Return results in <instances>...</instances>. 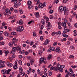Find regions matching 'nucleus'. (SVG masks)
Instances as JSON below:
<instances>
[{
  "label": "nucleus",
  "mask_w": 77,
  "mask_h": 77,
  "mask_svg": "<svg viewBox=\"0 0 77 77\" xmlns=\"http://www.w3.org/2000/svg\"><path fill=\"white\" fill-rule=\"evenodd\" d=\"M23 21L22 20H20L19 21V23L20 25H22L23 24Z\"/></svg>",
  "instance_id": "nucleus-25"
},
{
  "label": "nucleus",
  "mask_w": 77,
  "mask_h": 77,
  "mask_svg": "<svg viewBox=\"0 0 77 77\" xmlns=\"http://www.w3.org/2000/svg\"><path fill=\"white\" fill-rule=\"evenodd\" d=\"M63 11L64 12V14H66L68 11L67 7H63V6H60L58 9V11L59 12H61Z\"/></svg>",
  "instance_id": "nucleus-1"
},
{
  "label": "nucleus",
  "mask_w": 77,
  "mask_h": 77,
  "mask_svg": "<svg viewBox=\"0 0 77 77\" xmlns=\"http://www.w3.org/2000/svg\"><path fill=\"white\" fill-rule=\"evenodd\" d=\"M13 55L12 56L11 58H14L16 57V55L14 54H12Z\"/></svg>",
  "instance_id": "nucleus-38"
},
{
  "label": "nucleus",
  "mask_w": 77,
  "mask_h": 77,
  "mask_svg": "<svg viewBox=\"0 0 77 77\" xmlns=\"http://www.w3.org/2000/svg\"><path fill=\"white\" fill-rule=\"evenodd\" d=\"M12 41L11 42L12 43L14 44L15 46H16L17 45L16 43L18 40L16 39V38H14L12 39Z\"/></svg>",
  "instance_id": "nucleus-3"
},
{
  "label": "nucleus",
  "mask_w": 77,
  "mask_h": 77,
  "mask_svg": "<svg viewBox=\"0 0 77 77\" xmlns=\"http://www.w3.org/2000/svg\"><path fill=\"white\" fill-rule=\"evenodd\" d=\"M42 53V52L41 51H40L38 52L39 55H40Z\"/></svg>",
  "instance_id": "nucleus-56"
},
{
  "label": "nucleus",
  "mask_w": 77,
  "mask_h": 77,
  "mask_svg": "<svg viewBox=\"0 0 77 77\" xmlns=\"http://www.w3.org/2000/svg\"><path fill=\"white\" fill-rule=\"evenodd\" d=\"M5 63V61H3L2 60L0 61V64H3Z\"/></svg>",
  "instance_id": "nucleus-28"
},
{
  "label": "nucleus",
  "mask_w": 77,
  "mask_h": 77,
  "mask_svg": "<svg viewBox=\"0 0 77 77\" xmlns=\"http://www.w3.org/2000/svg\"><path fill=\"white\" fill-rule=\"evenodd\" d=\"M75 27L77 28V23H75Z\"/></svg>",
  "instance_id": "nucleus-64"
},
{
  "label": "nucleus",
  "mask_w": 77,
  "mask_h": 77,
  "mask_svg": "<svg viewBox=\"0 0 77 77\" xmlns=\"http://www.w3.org/2000/svg\"><path fill=\"white\" fill-rule=\"evenodd\" d=\"M50 47H51V49L52 51H54L55 50L54 47H51V46H50Z\"/></svg>",
  "instance_id": "nucleus-33"
},
{
  "label": "nucleus",
  "mask_w": 77,
  "mask_h": 77,
  "mask_svg": "<svg viewBox=\"0 0 77 77\" xmlns=\"http://www.w3.org/2000/svg\"><path fill=\"white\" fill-rule=\"evenodd\" d=\"M18 63L19 64H20V65H22V61L20 60H19L18 61Z\"/></svg>",
  "instance_id": "nucleus-41"
},
{
  "label": "nucleus",
  "mask_w": 77,
  "mask_h": 77,
  "mask_svg": "<svg viewBox=\"0 0 77 77\" xmlns=\"http://www.w3.org/2000/svg\"><path fill=\"white\" fill-rule=\"evenodd\" d=\"M31 4H32V2L31 1H29L28 2H27L28 5L31 6Z\"/></svg>",
  "instance_id": "nucleus-19"
},
{
  "label": "nucleus",
  "mask_w": 77,
  "mask_h": 77,
  "mask_svg": "<svg viewBox=\"0 0 77 77\" xmlns=\"http://www.w3.org/2000/svg\"><path fill=\"white\" fill-rule=\"evenodd\" d=\"M16 29L17 32H20L23 30L24 29L23 26H19L17 27Z\"/></svg>",
  "instance_id": "nucleus-2"
},
{
  "label": "nucleus",
  "mask_w": 77,
  "mask_h": 77,
  "mask_svg": "<svg viewBox=\"0 0 77 77\" xmlns=\"http://www.w3.org/2000/svg\"><path fill=\"white\" fill-rule=\"evenodd\" d=\"M19 11L21 14H22L23 13V11L21 9H19Z\"/></svg>",
  "instance_id": "nucleus-29"
},
{
  "label": "nucleus",
  "mask_w": 77,
  "mask_h": 77,
  "mask_svg": "<svg viewBox=\"0 0 77 77\" xmlns=\"http://www.w3.org/2000/svg\"><path fill=\"white\" fill-rule=\"evenodd\" d=\"M61 34V32L60 31H58L57 32H56V34L57 35H58L59 34L60 35V34Z\"/></svg>",
  "instance_id": "nucleus-39"
},
{
  "label": "nucleus",
  "mask_w": 77,
  "mask_h": 77,
  "mask_svg": "<svg viewBox=\"0 0 77 77\" xmlns=\"http://www.w3.org/2000/svg\"><path fill=\"white\" fill-rule=\"evenodd\" d=\"M46 23H48V28H47V30H49L50 29V28H51V23L49 22H48V21L47 20H46Z\"/></svg>",
  "instance_id": "nucleus-5"
},
{
  "label": "nucleus",
  "mask_w": 77,
  "mask_h": 77,
  "mask_svg": "<svg viewBox=\"0 0 77 77\" xmlns=\"http://www.w3.org/2000/svg\"><path fill=\"white\" fill-rule=\"evenodd\" d=\"M30 62L31 64L32 65V63H34V61L32 59H31Z\"/></svg>",
  "instance_id": "nucleus-36"
},
{
  "label": "nucleus",
  "mask_w": 77,
  "mask_h": 77,
  "mask_svg": "<svg viewBox=\"0 0 77 77\" xmlns=\"http://www.w3.org/2000/svg\"><path fill=\"white\" fill-rule=\"evenodd\" d=\"M69 74H72L73 73V72L72 70V68L69 69Z\"/></svg>",
  "instance_id": "nucleus-16"
},
{
  "label": "nucleus",
  "mask_w": 77,
  "mask_h": 77,
  "mask_svg": "<svg viewBox=\"0 0 77 77\" xmlns=\"http://www.w3.org/2000/svg\"><path fill=\"white\" fill-rule=\"evenodd\" d=\"M2 54V50H0V55H1Z\"/></svg>",
  "instance_id": "nucleus-60"
},
{
  "label": "nucleus",
  "mask_w": 77,
  "mask_h": 77,
  "mask_svg": "<svg viewBox=\"0 0 77 77\" xmlns=\"http://www.w3.org/2000/svg\"><path fill=\"white\" fill-rule=\"evenodd\" d=\"M39 13L38 12H37L35 14V16L36 18H38L39 17Z\"/></svg>",
  "instance_id": "nucleus-24"
},
{
  "label": "nucleus",
  "mask_w": 77,
  "mask_h": 77,
  "mask_svg": "<svg viewBox=\"0 0 77 77\" xmlns=\"http://www.w3.org/2000/svg\"><path fill=\"white\" fill-rule=\"evenodd\" d=\"M5 66V65L3 64H0V68H3Z\"/></svg>",
  "instance_id": "nucleus-21"
},
{
  "label": "nucleus",
  "mask_w": 77,
  "mask_h": 77,
  "mask_svg": "<svg viewBox=\"0 0 77 77\" xmlns=\"http://www.w3.org/2000/svg\"><path fill=\"white\" fill-rule=\"evenodd\" d=\"M50 19H52L53 18V16L52 15H51L50 17Z\"/></svg>",
  "instance_id": "nucleus-57"
},
{
  "label": "nucleus",
  "mask_w": 77,
  "mask_h": 77,
  "mask_svg": "<svg viewBox=\"0 0 77 77\" xmlns=\"http://www.w3.org/2000/svg\"><path fill=\"white\" fill-rule=\"evenodd\" d=\"M25 51L24 50H23L22 51H21L20 52V53L23 54H24L25 53Z\"/></svg>",
  "instance_id": "nucleus-40"
},
{
  "label": "nucleus",
  "mask_w": 77,
  "mask_h": 77,
  "mask_svg": "<svg viewBox=\"0 0 77 77\" xmlns=\"http://www.w3.org/2000/svg\"><path fill=\"white\" fill-rule=\"evenodd\" d=\"M14 11L15 13H18V10H14Z\"/></svg>",
  "instance_id": "nucleus-51"
},
{
  "label": "nucleus",
  "mask_w": 77,
  "mask_h": 77,
  "mask_svg": "<svg viewBox=\"0 0 77 77\" xmlns=\"http://www.w3.org/2000/svg\"><path fill=\"white\" fill-rule=\"evenodd\" d=\"M59 70L60 72H62L63 71V69L62 68H60V69H59Z\"/></svg>",
  "instance_id": "nucleus-35"
},
{
  "label": "nucleus",
  "mask_w": 77,
  "mask_h": 77,
  "mask_svg": "<svg viewBox=\"0 0 77 77\" xmlns=\"http://www.w3.org/2000/svg\"><path fill=\"white\" fill-rule=\"evenodd\" d=\"M5 12L7 14H5V15H6L7 14H8L9 13L10 14H11V11H10L9 9H6L5 10Z\"/></svg>",
  "instance_id": "nucleus-6"
},
{
  "label": "nucleus",
  "mask_w": 77,
  "mask_h": 77,
  "mask_svg": "<svg viewBox=\"0 0 77 77\" xmlns=\"http://www.w3.org/2000/svg\"><path fill=\"white\" fill-rule=\"evenodd\" d=\"M11 34L13 35H16V33L14 32H11Z\"/></svg>",
  "instance_id": "nucleus-32"
},
{
  "label": "nucleus",
  "mask_w": 77,
  "mask_h": 77,
  "mask_svg": "<svg viewBox=\"0 0 77 77\" xmlns=\"http://www.w3.org/2000/svg\"><path fill=\"white\" fill-rule=\"evenodd\" d=\"M58 25L59 26H61V23L60 22H58Z\"/></svg>",
  "instance_id": "nucleus-54"
},
{
  "label": "nucleus",
  "mask_w": 77,
  "mask_h": 77,
  "mask_svg": "<svg viewBox=\"0 0 77 77\" xmlns=\"http://www.w3.org/2000/svg\"><path fill=\"white\" fill-rule=\"evenodd\" d=\"M8 59H9L11 62L13 60V59H12V58H11L10 57H9L8 58Z\"/></svg>",
  "instance_id": "nucleus-55"
},
{
  "label": "nucleus",
  "mask_w": 77,
  "mask_h": 77,
  "mask_svg": "<svg viewBox=\"0 0 77 77\" xmlns=\"http://www.w3.org/2000/svg\"><path fill=\"white\" fill-rule=\"evenodd\" d=\"M9 19H14V16H11L9 17Z\"/></svg>",
  "instance_id": "nucleus-34"
},
{
  "label": "nucleus",
  "mask_w": 77,
  "mask_h": 77,
  "mask_svg": "<svg viewBox=\"0 0 77 77\" xmlns=\"http://www.w3.org/2000/svg\"><path fill=\"white\" fill-rule=\"evenodd\" d=\"M52 56L51 54H50L48 56V60H49L51 59L52 58Z\"/></svg>",
  "instance_id": "nucleus-15"
},
{
  "label": "nucleus",
  "mask_w": 77,
  "mask_h": 77,
  "mask_svg": "<svg viewBox=\"0 0 77 77\" xmlns=\"http://www.w3.org/2000/svg\"><path fill=\"white\" fill-rule=\"evenodd\" d=\"M68 0H63V2L64 4H65L67 2Z\"/></svg>",
  "instance_id": "nucleus-46"
},
{
  "label": "nucleus",
  "mask_w": 77,
  "mask_h": 77,
  "mask_svg": "<svg viewBox=\"0 0 77 77\" xmlns=\"http://www.w3.org/2000/svg\"><path fill=\"white\" fill-rule=\"evenodd\" d=\"M4 34L7 36H9L10 35V34L7 32H5L4 33Z\"/></svg>",
  "instance_id": "nucleus-17"
},
{
  "label": "nucleus",
  "mask_w": 77,
  "mask_h": 77,
  "mask_svg": "<svg viewBox=\"0 0 77 77\" xmlns=\"http://www.w3.org/2000/svg\"><path fill=\"white\" fill-rule=\"evenodd\" d=\"M38 7L40 8H42L44 7V5L42 3H40L38 5Z\"/></svg>",
  "instance_id": "nucleus-14"
},
{
  "label": "nucleus",
  "mask_w": 77,
  "mask_h": 77,
  "mask_svg": "<svg viewBox=\"0 0 77 77\" xmlns=\"http://www.w3.org/2000/svg\"><path fill=\"white\" fill-rule=\"evenodd\" d=\"M36 35V33L34 32L33 33V36L34 37Z\"/></svg>",
  "instance_id": "nucleus-48"
},
{
  "label": "nucleus",
  "mask_w": 77,
  "mask_h": 77,
  "mask_svg": "<svg viewBox=\"0 0 77 77\" xmlns=\"http://www.w3.org/2000/svg\"><path fill=\"white\" fill-rule=\"evenodd\" d=\"M53 69L55 71H57L58 70V68L56 67H53Z\"/></svg>",
  "instance_id": "nucleus-30"
},
{
  "label": "nucleus",
  "mask_w": 77,
  "mask_h": 77,
  "mask_svg": "<svg viewBox=\"0 0 77 77\" xmlns=\"http://www.w3.org/2000/svg\"><path fill=\"white\" fill-rule=\"evenodd\" d=\"M7 70L5 69H4L2 70L1 72L3 74H5V73H7Z\"/></svg>",
  "instance_id": "nucleus-10"
},
{
  "label": "nucleus",
  "mask_w": 77,
  "mask_h": 77,
  "mask_svg": "<svg viewBox=\"0 0 77 77\" xmlns=\"http://www.w3.org/2000/svg\"><path fill=\"white\" fill-rule=\"evenodd\" d=\"M50 42V40L48 39H46L45 42L43 43L44 45H45L48 44Z\"/></svg>",
  "instance_id": "nucleus-9"
},
{
  "label": "nucleus",
  "mask_w": 77,
  "mask_h": 77,
  "mask_svg": "<svg viewBox=\"0 0 77 77\" xmlns=\"http://www.w3.org/2000/svg\"><path fill=\"white\" fill-rule=\"evenodd\" d=\"M54 11L53 10H51L50 11H49V13L50 14H52L53 12Z\"/></svg>",
  "instance_id": "nucleus-52"
},
{
  "label": "nucleus",
  "mask_w": 77,
  "mask_h": 77,
  "mask_svg": "<svg viewBox=\"0 0 77 77\" xmlns=\"http://www.w3.org/2000/svg\"><path fill=\"white\" fill-rule=\"evenodd\" d=\"M42 24L44 25L45 24V21L43 19H42Z\"/></svg>",
  "instance_id": "nucleus-31"
},
{
  "label": "nucleus",
  "mask_w": 77,
  "mask_h": 77,
  "mask_svg": "<svg viewBox=\"0 0 77 77\" xmlns=\"http://www.w3.org/2000/svg\"><path fill=\"white\" fill-rule=\"evenodd\" d=\"M71 67L73 68H75L76 67V66H72Z\"/></svg>",
  "instance_id": "nucleus-62"
},
{
  "label": "nucleus",
  "mask_w": 77,
  "mask_h": 77,
  "mask_svg": "<svg viewBox=\"0 0 77 77\" xmlns=\"http://www.w3.org/2000/svg\"><path fill=\"white\" fill-rule=\"evenodd\" d=\"M4 52L5 54V56H7V55L9 54V52L8 51H6L5 50L4 51Z\"/></svg>",
  "instance_id": "nucleus-13"
},
{
  "label": "nucleus",
  "mask_w": 77,
  "mask_h": 77,
  "mask_svg": "<svg viewBox=\"0 0 77 77\" xmlns=\"http://www.w3.org/2000/svg\"><path fill=\"white\" fill-rule=\"evenodd\" d=\"M11 69H9L7 71V74H9V72L10 71H11Z\"/></svg>",
  "instance_id": "nucleus-37"
},
{
  "label": "nucleus",
  "mask_w": 77,
  "mask_h": 77,
  "mask_svg": "<svg viewBox=\"0 0 77 77\" xmlns=\"http://www.w3.org/2000/svg\"><path fill=\"white\" fill-rule=\"evenodd\" d=\"M8 45L10 47H12L13 46V45L12 44H11V42L9 43Z\"/></svg>",
  "instance_id": "nucleus-42"
},
{
  "label": "nucleus",
  "mask_w": 77,
  "mask_h": 77,
  "mask_svg": "<svg viewBox=\"0 0 77 77\" xmlns=\"http://www.w3.org/2000/svg\"><path fill=\"white\" fill-rule=\"evenodd\" d=\"M19 71L20 72V75H21V74L23 73V69L22 68V67L21 66L19 67Z\"/></svg>",
  "instance_id": "nucleus-7"
},
{
  "label": "nucleus",
  "mask_w": 77,
  "mask_h": 77,
  "mask_svg": "<svg viewBox=\"0 0 77 77\" xmlns=\"http://www.w3.org/2000/svg\"><path fill=\"white\" fill-rule=\"evenodd\" d=\"M56 51L58 53H60L61 52L60 48L57 47L56 49Z\"/></svg>",
  "instance_id": "nucleus-12"
},
{
  "label": "nucleus",
  "mask_w": 77,
  "mask_h": 77,
  "mask_svg": "<svg viewBox=\"0 0 77 77\" xmlns=\"http://www.w3.org/2000/svg\"><path fill=\"white\" fill-rule=\"evenodd\" d=\"M70 77H75V74H73V75H72V74H70Z\"/></svg>",
  "instance_id": "nucleus-44"
},
{
  "label": "nucleus",
  "mask_w": 77,
  "mask_h": 77,
  "mask_svg": "<svg viewBox=\"0 0 77 77\" xmlns=\"http://www.w3.org/2000/svg\"><path fill=\"white\" fill-rule=\"evenodd\" d=\"M62 26L64 27H65L66 26V23L65 22H62Z\"/></svg>",
  "instance_id": "nucleus-18"
},
{
  "label": "nucleus",
  "mask_w": 77,
  "mask_h": 77,
  "mask_svg": "<svg viewBox=\"0 0 77 77\" xmlns=\"http://www.w3.org/2000/svg\"><path fill=\"white\" fill-rule=\"evenodd\" d=\"M65 67V66L64 65H62L61 66V68H62L63 69V68H64Z\"/></svg>",
  "instance_id": "nucleus-61"
},
{
  "label": "nucleus",
  "mask_w": 77,
  "mask_h": 77,
  "mask_svg": "<svg viewBox=\"0 0 77 77\" xmlns=\"http://www.w3.org/2000/svg\"><path fill=\"white\" fill-rule=\"evenodd\" d=\"M51 48L49 49H48V51L49 52H51Z\"/></svg>",
  "instance_id": "nucleus-59"
},
{
  "label": "nucleus",
  "mask_w": 77,
  "mask_h": 77,
  "mask_svg": "<svg viewBox=\"0 0 77 77\" xmlns=\"http://www.w3.org/2000/svg\"><path fill=\"white\" fill-rule=\"evenodd\" d=\"M12 50L11 51V52L10 53V54H14L15 53L14 52L16 51L17 50V48L16 47H13L12 48Z\"/></svg>",
  "instance_id": "nucleus-4"
},
{
  "label": "nucleus",
  "mask_w": 77,
  "mask_h": 77,
  "mask_svg": "<svg viewBox=\"0 0 77 77\" xmlns=\"http://www.w3.org/2000/svg\"><path fill=\"white\" fill-rule=\"evenodd\" d=\"M11 2H13L14 4H16L17 2V0H12Z\"/></svg>",
  "instance_id": "nucleus-27"
},
{
  "label": "nucleus",
  "mask_w": 77,
  "mask_h": 77,
  "mask_svg": "<svg viewBox=\"0 0 77 77\" xmlns=\"http://www.w3.org/2000/svg\"><path fill=\"white\" fill-rule=\"evenodd\" d=\"M2 25L3 26H5L6 25V24L5 23H4V22L2 23Z\"/></svg>",
  "instance_id": "nucleus-50"
},
{
  "label": "nucleus",
  "mask_w": 77,
  "mask_h": 77,
  "mask_svg": "<svg viewBox=\"0 0 77 77\" xmlns=\"http://www.w3.org/2000/svg\"><path fill=\"white\" fill-rule=\"evenodd\" d=\"M17 50L19 51V53H20V52L21 51V48L19 47L18 46H17Z\"/></svg>",
  "instance_id": "nucleus-26"
},
{
  "label": "nucleus",
  "mask_w": 77,
  "mask_h": 77,
  "mask_svg": "<svg viewBox=\"0 0 77 77\" xmlns=\"http://www.w3.org/2000/svg\"><path fill=\"white\" fill-rule=\"evenodd\" d=\"M56 34V32H53L52 33V34H51V35H52V36H54V35Z\"/></svg>",
  "instance_id": "nucleus-45"
},
{
  "label": "nucleus",
  "mask_w": 77,
  "mask_h": 77,
  "mask_svg": "<svg viewBox=\"0 0 77 77\" xmlns=\"http://www.w3.org/2000/svg\"><path fill=\"white\" fill-rule=\"evenodd\" d=\"M12 66H13V64L12 63H10L9 64L8 66L10 67H12Z\"/></svg>",
  "instance_id": "nucleus-47"
},
{
  "label": "nucleus",
  "mask_w": 77,
  "mask_h": 77,
  "mask_svg": "<svg viewBox=\"0 0 77 77\" xmlns=\"http://www.w3.org/2000/svg\"><path fill=\"white\" fill-rule=\"evenodd\" d=\"M57 44V42H55L54 43L53 45L54 46L56 45Z\"/></svg>",
  "instance_id": "nucleus-53"
},
{
  "label": "nucleus",
  "mask_w": 77,
  "mask_h": 77,
  "mask_svg": "<svg viewBox=\"0 0 77 77\" xmlns=\"http://www.w3.org/2000/svg\"><path fill=\"white\" fill-rule=\"evenodd\" d=\"M77 8V6L76 5L74 7V10H75Z\"/></svg>",
  "instance_id": "nucleus-49"
},
{
  "label": "nucleus",
  "mask_w": 77,
  "mask_h": 77,
  "mask_svg": "<svg viewBox=\"0 0 77 77\" xmlns=\"http://www.w3.org/2000/svg\"><path fill=\"white\" fill-rule=\"evenodd\" d=\"M63 36L65 37H68V35H67L65 34L64 35H63Z\"/></svg>",
  "instance_id": "nucleus-58"
},
{
  "label": "nucleus",
  "mask_w": 77,
  "mask_h": 77,
  "mask_svg": "<svg viewBox=\"0 0 77 77\" xmlns=\"http://www.w3.org/2000/svg\"><path fill=\"white\" fill-rule=\"evenodd\" d=\"M48 74L50 76H51L52 74V73L51 71H49L48 72Z\"/></svg>",
  "instance_id": "nucleus-23"
},
{
  "label": "nucleus",
  "mask_w": 77,
  "mask_h": 77,
  "mask_svg": "<svg viewBox=\"0 0 77 77\" xmlns=\"http://www.w3.org/2000/svg\"><path fill=\"white\" fill-rule=\"evenodd\" d=\"M44 59L42 57L40 59V60L39 61V63L40 64H41L43 62H44Z\"/></svg>",
  "instance_id": "nucleus-11"
},
{
  "label": "nucleus",
  "mask_w": 77,
  "mask_h": 77,
  "mask_svg": "<svg viewBox=\"0 0 77 77\" xmlns=\"http://www.w3.org/2000/svg\"><path fill=\"white\" fill-rule=\"evenodd\" d=\"M17 63L16 61L15 62V66H13V68L14 69H17Z\"/></svg>",
  "instance_id": "nucleus-8"
},
{
  "label": "nucleus",
  "mask_w": 77,
  "mask_h": 77,
  "mask_svg": "<svg viewBox=\"0 0 77 77\" xmlns=\"http://www.w3.org/2000/svg\"><path fill=\"white\" fill-rule=\"evenodd\" d=\"M69 58H74V56L73 55H70L69 57Z\"/></svg>",
  "instance_id": "nucleus-43"
},
{
  "label": "nucleus",
  "mask_w": 77,
  "mask_h": 77,
  "mask_svg": "<svg viewBox=\"0 0 77 77\" xmlns=\"http://www.w3.org/2000/svg\"><path fill=\"white\" fill-rule=\"evenodd\" d=\"M57 69H58V70H59L61 68V66L60 64H57Z\"/></svg>",
  "instance_id": "nucleus-22"
},
{
  "label": "nucleus",
  "mask_w": 77,
  "mask_h": 77,
  "mask_svg": "<svg viewBox=\"0 0 77 77\" xmlns=\"http://www.w3.org/2000/svg\"><path fill=\"white\" fill-rule=\"evenodd\" d=\"M40 71L39 69H38L37 71V72L38 74H39L40 73Z\"/></svg>",
  "instance_id": "nucleus-63"
},
{
  "label": "nucleus",
  "mask_w": 77,
  "mask_h": 77,
  "mask_svg": "<svg viewBox=\"0 0 77 77\" xmlns=\"http://www.w3.org/2000/svg\"><path fill=\"white\" fill-rule=\"evenodd\" d=\"M3 36H2V34H0V40L2 41L3 39Z\"/></svg>",
  "instance_id": "nucleus-20"
}]
</instances>
